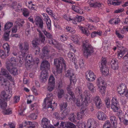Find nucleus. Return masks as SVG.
Segmentation results:
<instances>
[{
  "label": "nucleus",
  "instance_id": "1",
  "mask_svg": "<svg viewBox=\"0 0 128 128\" xmlns=\"http://www.w3.org/2000/svg\"><path fill=\"white\" fill-rule=\"evenodd\" d=\"M9 90H8L2 91L0 96V106L2 109V112L4 115H9L12 114V111L11 109L8 108L6 109L5 108L7 106L6 102L5 101L2 100L0 99L7 100L9 99L11 96V93L9 92Z\"/></svg>",
  "mask_w": 128,
  "mask_h": 128
},
{
  "label": "nucleus",
  "instance_id": "2",
  "mask_svg": "<svg viewBox=\"0 0 128 128\" xmlns=\"http://www.w3.org/2000/svg\"><path fill=\"white\" fill-rule=\"evenodd\" d=\"M18 46L20 51L19 52L20 58H23L26 59L28 62V61L30 63L34 61L32 56L30 54L27 55L26 56V52L28 50L29 48V44L27 42H25L23 44L20 43Z\"/></svg>",
  "mask_w": 128,
  "mask_h": 128
},
{
  "label": "nucleus",
  "instance_id": "3",
  "mask_svg": "<svg viewBox=\"0 0 128 128\" xmlns=\"http://www.w3.org/2000/svg\"><path fill=\"white\" fill-rule=\"evenodd\" d=\"M66 76L70 78V85L68 86L67 88V90L68 93L70 95L71 97L69 98V100H72L75 102V97L74 95V93L71 91L73 89L74 85L76 82L75 76L72 72H67L66 74Z\"/></svg>",
  "mask_w": 128,
  "mask_h": 128
},
{
  "label": "nucleus",
  "instance_id": "4",
  "mask_svg": "<svg viewBox=\"0 0 128 128\" xmlns=\"http://www.w3.org/2000/svg\"><path fill=\"white\" fill-rule=\"evenodd\" d=\"M8 79L13 82L14 80L10 75L9 72H0V84L6 86L8 89L10 83Z\"/></svg>",
  "mask_w": 128,
  "mask_h": 128
},
{
  "label": "nucleus",
  "instance_id": "5",
  "mask_svg": "<svg viewBox=\"0 0 128 128\" xmlns=\"http://www.w3.org/2000/svg\"><path fill=\"white\" fill-rule=\"evenodd\" d=\"M9 63L6 64V67L10 72L20 71L16 67H14L16 66L18 63V60L16 58L14 57L11 58L9 60Z\"/></svg>",
  "mask_w": 128,
  "mask_h": 128
},
{
  "label": "nucleus",
  "instance_id": "6",
  "mask_svg": "<svg viewBox=\"0 0 128 128\" xmlns=\"http://www.w3.org/2000/svg\"><path fill=\"white\" fill-rule=\"evenodd\" d=\"M53 96L52 94H48L47 95L46 98L44 100L42 105L43 108H50L52 111L54 110V108L52 106V101L53 100Z\"/></svg>",
  "mask_w": 128,
  "mask_h": 128
},
{
  "label": "nucleus",
  "instance_id": "7",
  "mask_svg": "<svg viewBox=\"0 0 128 128\" xmlns=\"http://www.w3.org/2000/svg\"><path fill=\"white\" fill-rule=\"evenodd\" d=\"M54 64L56 66L58 72H62L63 67L65 69L66 65L64 63V60L62 58H60L59 59H55Z\"/></svg>",
  "mask_w": 128,
  "mask_h": 128
},
{
  "label": "nucleus",
  "instance_id": "8",
  "mask_svg": "<svg viewBox=\"0 0 128 128\" xmlns=\"http://www.w3.org/2000/svg\"><path fill=\"white\" fill-rule=\"evenodd\" d=\"M93 101L95 104L96 108L98 109L101 108L102 106V104L100 98L98 96H95L92 99H88V105H91V102Z\"/></svg>",
  "mask_w": 128,
  "mask_h": 128
},
{
  "label": "nucleus",
  "instance_id": "9",
  "mask_svg": "<svg viewBox=\"0 0 128 128\" xmlns=\"http://www.w3.org/2000/svg\"><path fill=\"white\" fill-rule=\"evenodd\" d=\"M117 91L120 95L124 94L126 98H128V89L125 84H120L118 87Z\"/></svg>",
  "mask_w": 128,
  "mask_h": 128
},
{
  "label": "nucleus",
  "instance_id": "10",
  "mask_svg": "<svg viewBox=\"0 0 128 128\" xmlns=\"http://www.w3.org/2000/svg\"><path fill=\"white\" fill-rule=\"evenodd\" d=\"M111 108L114 112H117L120 108L118 102L115 97H112L111 100Z\"/></svg>",
  "mask_w": 128,
  "mask_h": 128
},
{
  "label": "nucleus",
  "instance_id": "11",
  "mask_svg": "<svg viewBox=\"0 0 128 128\" xmlns=\"http://www.w3.org/2000/svg\"><path fill=\"white\" fill-rule=\"evenodd\" d=\"M67 106V104L66 102L62 103L60 105V110L63 111L60 116V118L62 119L65 118L68 114V111L66 108Z\"/></svg>",
  "mask_w": 128,
  "mask_h": 128
},
{
  "label": "nucleus",
  "instance_id": "12",
  "mask_svg": "<svg viewBox=\"0 0 128 128\" xmlns=\"http://www.w3.org/2000/svg\"><path fill=\"white\" fill-rule=\"evenodd\" d=\"M55 85V78L52 75L50 77L47 88L49 91H52L54 89Z\"/></svg>",
  "mask_w": 128,
  "mask_h": 128
},
{
  "label": "nucleus",
  "instance_id": "13",
  "mask_svg": "<svg viewBox=\"0 0 128 128\" xmlns=\"http://www.w3.org/2000/svg\"><path fill=\"white\" fill-rule=\"evenodd\" d=\"M41 126L43 128H55L50 124V121L46 118L42 119Z\"/></svg>",
  "mask_w": 128,
  "mask_h": 128
},
{
  "label": "nucleus",
  "instance_id": "14",
  "mask_svg": "<svg viewBox=\"0 0 128 128\" xmlns=\"http://www.w3.org/2000/svg\"><path fill=\"white\" fill-rule=\"evenodd\" d=\"M82 50L83 54L86 58L88 57V41L85 40L83 42L82 45Z\"/></svg>",
  "mask_w": 128,
  "mask_h": 128
},
{
  "label": "nucleus",
  "instance_id": "15",
  "mask_svg": "<svg viewBox=\"0 0 128 128\" xmlns=\"http://www.w3.org/2000/svg\"><path fill=\"white\" fill-rule=\"evenodd\" d=\"M36 24L42 30H43V22L42 19L39 16H37L35 19Z\"/></svg>",
  "mask_w": 128,
  "mask_h": 128
},
{
  "label": "nucleus",
  "instance_id": "16",
  "mask_svg": "<svg viewBox=\"0 0 128 128\" xmlns=\"http://www.w3.org/2000/svg\"><path fill=\"white\" fill-rule=\"evenodd\" d=\"M50 64L46 60L43 61L40 66V69L42 70H45L44 72H46L47 70L49 69Z\"/></svg>",
  "mask_w": 128,
  "mask_h": 128
},
{
  "label": "nucleus",
  "instance_id": "17",
  "mask_svg": "<svg viewBox=\"0 0 128 128\" xmlns=\"http://www.w3.org/2000/svg\"><path fill=\"white\" fill-rule=\"evenodd\" d=\"M97 118L99 120H104L107 119V117L106 114L103 112L99 111L96 114Z\"/></svg>",
  "mask_w": 128,
  "mask_h": 128
},
{
  "label": "nucleus",
  "instance_id": "18",
  "mask_svg": "<svg viewBox=\"0 0 128 128\" xmlns=\"http://www.w3.org/2000/svg\"><path fill=\"white\" fill-rule=\"evenodd\" d=\"M22 124L23 125V127L27 125H30V126L28 128H34L35 126H37L38 123L36 122H32L30 121H25Z\"/></svg>",
  "mask_w": 128,
  "mask_h": 128
},
{
  "label": "nucleus",
  "instance_id": "19",
  "mask_svg": "<svg viewBox=\"0 0 128 128\" xmlns=\"http://www.w3.org/2000/svg\"><path fill=\"white\" fill-rule=\"evenodd\" d=\"M57 95L58 98H60L64 97L68 100V96L67 95L64 94V90L61 89L58 90Z\"/></svg>",
  "mask_w": 128,
  "mask_h": 128
},
{
  "label": "nucleus",
  "instance_id": "20",
  "mask_svg": "<svg viewBox=\"0 0 128 128\" xmlns=\"http://www.w3.org/2000/svg\"><path fill=\"white\" fill-rule=\"evenodd\" d=\"M48 76V72H41L40 77V81L43 83H45L47 81Z\"/></svg>",
  "mask_w": 128,
  "mask_h": 128
},
{
  "label": "nucleus",
  "instance_id": "21",
  "mask_svg": "<svg viewBox=\"0 0 128 128\" xmlns=\"http://www.w3.org/2000/svg\"><path fill=\"white\" fill-rule=\"evenodd\" d=\"M112 68L114 70H117L118 68V63L116 59H112L110 62Z\"/></svg>",
  "mask_w": 128,
  "mask_h": 128
},
{
  "label": "nucleus",
  "instance_id": "22",
  "mask_svg": "<svg viewBox=\"0 0 128 128\" xmlns=\"http://www.w3.org/2000/svg\"><path fill=\"white\" fill-rule=\"evenodd\" d=\"M86 98H85V100L83 103L82 104H80V100H76V104L77 106L79 107H81L82 108L83 107L84 108L88 104V101Z\"/></svg>",
  "mask_w": 128,
  "mask_h": 128
},
{
  "label": "nucleus",
  "instance_id": "23",
  "mask_svg": "<svg viewBox=\"0 0 128 128\" xmlns=\"http://www.w3.org/2000/svg\"><path fill=\"white\" fill-rule=\"evenodd\" d=\"M110 120L112 124L114 127H116L117 125V118L114 116H111L110 118Z\"/></svg>",
  "mask_w": 128,
  "mask_h": 128
},
{
  "label": "nucleus",
  "instance_id": "24",
  "mask_svg": "<svg viewBox=\"0 0 128 128\" xmlns=\"http://www.w3.org/2000/svg\"><path fill=\"white\" fill-rule=\"evenodd\" d=\"M37 30L39 32V40L42 42L44 43L45 40V37L43 35L41 31L38 29H37Z\"/></svg>",
  "mask_w": 128,
  "mask_h": 128
},
{
  "label": "nucleus",
  "instance_id": "25",
  "mask_svg": "<svg viewBox=\"0 0 128 128\" xmlns=\"http://www.w3.org/2000/svg\"><path fill=\"white\" fill-rule=\"evenodd\" d=\"M5 51L4 52L3 50H0V56L2 59H4L8 57L10 54Z\"/></svg>",
  "mask_w": 128,
  "mask_h": 128
},
{
  "label": "nucleus",
  "instance_id": "26",
  "mask_svg": "<svg viewBox=\"0 0 128 128\" xmlns=\"http://www.w3.org/2000/svg\"><path fill=\"white\" fill-rule=\"evenodd\" d=\"M98 86L99 90L102 96L104 95L106 90L105 86L103 85Z\"/></svg>",
  "mask_w": 128,
  "mask_h": 128
},
{
  "label": "nucleus",
  "instance_id": "27",
  "mask_svg": "<svg viewBox=\"0 0 128 128\" xmlns=\"http://www.w3.org/2000/svg\"><path fill=\"white\" fill-rule=\"evenodd\" d=\"M97 83L98 86L104 85L105 84V82L104 78L102 77L98 78L97 80Z\"/></svg>",
  "mask_w": 128,
  "mask_h": 128
},
{
  "label": "nucleus",
  "instance_id": "28",
  "mask_svg": "<svg viewBox=\"0 0 128 128\" xmlns=\"http://www.w3.org/2000/svg\"><path fill=\"white\" fill-rule=\"evenodd\" d=\"M95 91L94 87L93 85L91 83H88V92L93 93Z\"/></svg>",
  "mask_w": 128,
  "mask_h": 128
},
{
  "label": "nucleus",
  "instance_id": "29",
  "mask_svg": "<svg viewBox=\"0 0 128 128\" xmlns=\"http://www.w3.org/2000/svg\"><path fill=\"white\" fill-rule=\"evenodd\" d=\"M88 125L89 126H96L95 120L92 118H90L88 119Z\"/></svg>",
  "mask_w": 128,
  "mask_h": 128
},
{
  "label": "nucleus",
  "instance_id": "30",
  "mask_svg": "<svg viewBox=\"0 0 128 128\" xmlns=\"http://www.w3.org/2000/svg\"><path fill=\"white\" fill-rule=\"evenodd\" d=\"M12 23L8 22L5 24L4 29L5 30H10L9 29L12 26Z\"/></svg>",
  "mask_w": 128,
  "mask_h": 128
},
{
  "label": "nucleus",
  "instance_id": "31",
  "mask_svg": "<svg viewBox=\"0 0 128 128\" xmlns=\"http://www.w3.org/2000/svg\"><path fill=\"white\" fill-rule=\"evenodd\" d=\"M33 47H37L39 44V41L37 38H35L33 40L32 42Z\"/></svg>",
  "mask_w": 128,
  "mask_h": 128
},
{
  "label": "nucleus",
  "instance_id": "32",
  "mask_svg": "<svg viewBox=\"0 0 128 128\" xmlns=\"http://www.w3.org/2000/svg\"><path fill=\"white\" fill-rule=\"evenodd\" d=\"M72 10L75 12L80 14L81 13V10L78 7L73 5L72 6Z\"/></svg>",
  "mask_w": 128,
  "mask_h": 128
},
{
  "label": "nucleus",
  "instance_id": "33",
  "mask_svg": "<svg viewBox=\"0 0 128 128\" xmlns=\"http://www.w3.org/2000/svg\"><path fill=\"white\" fill-rule=\"evenodd\" d=\"M27 103L28 104L31 103L34 100V96L33 95L28 96L27 97Z\"/></svg>",
  "mask_w": 128,
  "mask_h": 128
},
{
  "label": "nucleus",
  "instance_id": "34",
  "mask_svg": "<svg viewBox=\"0 0 128 128\" xmlns=\"http://www.w3.org/2000/svg\"><path fill=\"white\" fill-rule=\"evenodd\" d=\"M110 99L109 97L108 96H106L105 100L104 101L106 107L109 108L110 106Z\"/></svg>",
  "mask_w": 128,
  "mask_h": 128
},
{
  "label": "nucleus",
  "instance_id": "35",
  "mask_svg": "<svg viewBox=\"0 0 128 128\" xmlns=\"http://www.w3.org/2000/svg\"><path fill=\"white\" fill-rule=\"evenodd\" d=\"M89 78H88V80L90 81H94L96 78V76L94 72H90L89 74Z\"/></svg>",
  "mask_w": 128,
  "mask_h": 128
},
{
  "label": "nucleus",
  "instance_id": "36",
  "mask_svg": "<svg viewBox=\"0 0 128 128\" xmlns=\"http://www.w3.org/2000/svg\"><path fill=\"white\" fill-rule=\"evenodd\" d=\"M79 28L82 33L87 36H88L87 31L88 30V29L87 28H85L81 26Z\"/></svg>",
  "mask_w": 128,
  "mask_h": 128
},
{
  "label": "nucleus",
  "instance_id": "37",
  "mask_svg": "<svg viewBox=\"0 0 128 128\" xmlns=\"http://www.w3.org/2000/svg\"><path fill=\"white\" fill-rule=\"evenodd\" d=\"M10 32V30H8L7 32H5L4 35V38L6 41H8L9 39V34Z\"/></svg>",
  "mask_w": 128,
  "mask_h": 128
},
{
  "label": "nucleus",
  "instance_id": "38",
  "mask_svg": "<svg viewBox=\"0 0 128 128\" xmlns=\"http://www.w3.org/2000/svg\"><path fill=\"white\" fill-rule=\"evenodd\" d=\"M94 52V48L90 45L88 44V56L93 54Z\"/></svg>",
  "mask_w": 128,
  "mask_h": 128
},
{
  "label": "nucleus",
  "instance_id": "39",
  "mask_svg": "<svg viewBox=\"0 0 128 128\" xmlns=\"http://www.w3.org/2000/svg\"><path fill=\"white\" fill-rule=\"evenodd\" d=\"M68 123V122H62L60 126L57 128H67L66 126Z\"/></svg>",
  "mask_w": 128,
  "mask_h": 128
},
{
  "label": "nucleus",
  "instance_id": "40",
  "mask_svg": "<svg viewBox=\"0 0 128 128\" xmlns=\"http://www.w3.org/2000/svg\"><path fill=\"white\" fill-rule=\"evenodd\" d=\"M2 47L4 49L6 50L7 52H8V53L10 54V47L8 43L4 44L3 45Z\"/></svg>",
  "mask_w": 128,
  "mask_h": 128
},
{
  "label": "nucleus",
  "instance_id": "41",
  "mask_svg": "<svg viewBox=\"0 0 128 128\" xmlns=\"http://www.w3.org/2000/svg\"><path fill=\"white\" fill-rule=\"evenodd\" d=\"M103 128H112L110 123L109 121H106L103 125Z\"/></svg>",
  "mask_w": 128,
  "mask_h": 128
},
{
  "label": "nucleus",
  "instance_id": "42",
  "mask_svg": "<svg viewBox=\"0 0 128 128\" xmlns=\"http://www.w3.org/2000/svg\"><path fill=\"white\" fill-rule=\"evenodd\" d=\"M48 43L51 45H54L57 44V42L56 41L53 39V38H48Z\"/></svg>",
  "mask_w": 128,
  "mask_h": 128
},
{
  "label": "nucleus",
  "instance_id": "43",
  "mask_svg": "<svg viewBox=\"0 0 128 128\" xmlns=\"http://www.w3.org/2000/svg\"><path fill=\"white\" fill-rule=\"evenodd\" d=\"M42 32L48 38H53L52 35L50 33L46 31V30H42Z\"/></svg>",
  "mask_w": 128,
  "mask_h": 128
},
{
  "label": "nucleus",
  "instance_id": "44",
  "mask_svg": "<svg viewBox=\"0 0 128 128\" xmlns=\"http://www.w3.org/2000/svg\"><path fill=\"white\" fill-rule=\"evenodd\" d=\"M47 26V28L49 30H50L51 29V21L50 19L46 20Z\"/></svg>",
  "mask_w": 128,
  "mask_h": 128
},
{
  "label": "nucleus",
  "instance_id": "45",
  "mask_svg": "<svg viewBox=\"0 0 128 128\" xmlns=\"http://www.w3.org/2000/svg\"><path fill=\"white\" fill-rule=\"evenodd\" d=\"M117 115L118 116L120 120H121L122 119L124 114L123 112L121 110H120L117 113Z\"/></svg>",
  "mask_w": 128,
  "mask_h": 128
},
{
  "label": "nucleus",
  "instance_id": "46",
  "mask_svg": "<svg viewBox=\"0 0 128 128\" xmlns=\"http://www.w3.org/2000/svg\"><path fill=\"white\" fill-rule=\"evenodd\" d=\"M84 115V112L83 111L78 112L77 114V116H78V118H77L78 120H80L83 117Z\"/></svg>",
  "mask_w": 128,
  "mask_h": 128
},
{
  "label": "nucleus",
  "instance_id": "47",
  "mask_svg": "<svg viewBox=\"0 0 128 128\" xmlns=\"http://www.w3.org/2000/svg\"><path fill=\"white\" fill-rule=\"evenodd\" d=\"M67 128H77L76 126L72 123L68 122Z\"/></svg>",
  "mask_w": 128,
  "mask_h": 128
},
{
  "label": "nucleus",
  "instance_id": "48",
  "mask_svg": "<svg viewBox=\"0 0 128 128\" xmlns=\"http://www.w3.org/2000/svg\"><path fill=\"white\" fill-rule=\"evenodd\" d=\"M29 12L28 10L26 8H24L23 11V14L25 17H27L29 15Z\"/></svg>",
  "mask_w": 128,
  "mask_h": 128
},
{
  "label": "nucleus",
  "instance_id": "49",
  "mask_svg": "<svg viewBox=\"0 0 128 128\" xmlns=\"http://www.w3.org/2000/svg\"><path fill=\"white\" fill-rule=\"evenodd\" d=\"M38 114L37 113L32 114L29 116L28 117L30 119H36V118Z\"/></svg>",
  "mask_w": 128,
  "mask_h": 128
},
{
  "label": "nucleus",
  "instance_id": "50",
  "mask_svg": "<svg viewBox=\"0 0 128 128\" xmlns=\"http://www.w3.org/2000/svg\"><path fill=\"white\" fill-rule=\"evenodd\" d=\"M43 53L46 55H48V52H49L47 47H44L42 50Z\"/></svg>",
  "mask_w": 128,
  "mask_h": 128
},
{
  "label": "nucleus",
  "instance_id": "51",
  "mask_svg": "<svg viewBox=\"0 0 128 128\" xmlns=\"http://www.w3.org/2000/svg\"><path fill=\"white\" fill-rule=\"evenodd\" d=\"M66 29L67 32H69L72 33H74L75 32V31L69 26H67Z\"/></svg>",
  "mask_w": 128,
  "mask_h": 128
},
{
  "label": "nucleus",
  "instance_id": "52",
  "mask_svg": "<svg viewBox=\"0 0 128 128\" xmlns=\"http://www.w3.org/2000/svg\"><path fill=\"white\" fill-rule=\"evenodd\" d=\"M35 50V54L37 55L38 54L40 51V48L38 46L33 47Z\"/></svg>",
  "mask_w": 128,
  "mask_h": 128
},
{
  "label": "nucleus",
  "instance_id": "53",
  "mask_svg": "<svg viewBox=\"0 0 128 128\" xmlns=\"http://www.w3.org/2000/svg\"><path fill=\"white\" fill-rule=\"evenodd\" d=\"M100 70L102 72H108L109 71L108 68L106 66L104 67H101Z\"/></svg>",
  "mask_w": 128,
  "mask_h": 128
},
{
  "label": "nucleus",
  "instance_id": "54",
  "mask_svg": "<svg viewBox=\"0 0 128 128\" xmlns=\"http://www.w3.org/2000/svg\"><path fill=\"white\" fill-rule=\"evenodd\" d=\"M68 38V36H66L62 34L60 37V39L62 42H63L64 41L66 40Z\"/></svg>",
  "mask_w": 128,
  "mask_h": 128
},
{
  "label": "nucleus",
  "instance_id": "55",
  "mask_svg": "<svg viewBox=\"0 0 128 128\" xmlns=\"http://www.w3.org/2000/svg\"><path fill=\"white\" fill-rule=\"evenodd\" d=\"M26 108L25 107L24 108H21L19 110V114L21 115H24V111L26 110Z\"/></svg>",
  "mask_w": 128,
  "mask_h": 128
},
{
  "label": "nucleus",
  "instance_id": "56",
  "mask_svg": "<svg viewBox=\"0 0 128 128\" xmlns=\"http://www.w3.org/2000/svg\"><path fill=\"white\" fill-rule=\"evenodd\" d=\"M56 46V48L59 50H64V45L60 43H58Z\"/></svg>",
  "mask_w": 128,
  "mask_h": 128
},
{
  "label": "nucleus",
  "instance_id": "57",
  "mask_svg": "<svg viewBox=\"0 0 128 128\" xmlns=\"http://www.w3.org/2000/svg\"><path fill=\"white\" fill-rule=\"evenodd\" d=\"M126 50H121L120 52L118 53V57H120V58L122 57L124 55V54L126 52Z\"/></svg>",
  "mask_w": 128,
  "mask_h": 128
},
{
  "label": "nucleus",
  "instance_id": "58",
  "mask_svg": "<svg viewBox=\"0 0 128 128\" xmlns=\"http://www.w3.org/2000/svg\"><path fill=\"white\" fill-rule=\"evenodd\" d=\"M106 62L107 61L105 58H102L100 63L101 67H104L106 66Z\"/></svg>",
  "mask_w": 128,
  "mask_h": 128
},
{
  "label": "nucleus",
  "instance_id": "59",
  "mask_svg": "<svg viewBox=\"0 0 128 128\" xmlns=\"http://www.w3.org/2000/svg\"><path fill=\"white\" fill-rule=\"evenodd\" d=\"M24 23V21H23L22 20H20V21H19V22H18V23H17L15 25L17 26V27L18 26L19 28H20V27H22L23 26L22 24H21V23L23 24Z\"/></svg>",
  "mask_w": 128,
  "mask_h": 128
},
{
  "label": "nucleus",
  "instance_id": "60",
  "mask_svg": "<svg viewBox=\"0 0 128 128\" xmlns=\"http://www.w3.org/2000/svg\"><path fill=\"white\" fill-rule=\"evenodd\" d=\"M75 116L74 115V114L72 113L70 116L69 118L70 120L72 122H75L76 121Z\"/></svg>",
  "mask_w": 128,
  "mask_h": 128
},
{
  "label": "nucleus",
  "instance_id": "61",
  "mask_svg": "<svg viewBox=\"0 0 128 128\" xmlns=\"http://www.w3.org/2000/svg\"><path fill=\"white\" fill-rule=\"evenodd\" d=\"M78 127L80 128H85L86 127V125L84 123H78L77 124Z\"/></svg>",
  "mask_w": 128,
  "mask_h": 128
},
{
  "label": "nucleus",
  "instance_id": "62",
  "mask_svg": "<svg viewBox=\"0 0 128 128\" xmlns=\"http://www.w3.org/2000/svg\"><path fill=\"white\" fill-rule=\"evenodd\" d=\"M71 40H72L73 41L74 40V42L75 43H78V41L76 40V37L75 35H72L71 36Z\"/></svg>",
  "mask_w": 128,
  "mask_h": 128
},
{
  "label": "nucleus",
  "instance_id": "63",
  "mask_svg": "<svg viewBox=\"0 0 128 128\" xmlns=\"http://www.w3.org/2000/svg\"><path fill=\"white\" fill-rule=\"evenodd\" d=\"M84 20V18L81 16H78L76 18V20L78 21V22H80Z\"/></svg>",
  "mask_w": 128,
  "mask_h": 128
},
{
  "label": "nucleus",
  "instance_id": "64",
  "mask_svg": "<svg viewBox=\"0 0 128 128\" xmlns=\"http://www.w3.org/2000/svg\"><path fill=\"white\" fill-rule=\"evenodd\" d=\"M38 105L36 103L31 104L30 106V108L32 110H33L34 109L37 108Z\"/></svg>",
  "mask_w": 128,
  "mask_h": 128
}]
</instances>
